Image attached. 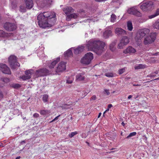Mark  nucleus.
<instances>
[{"instance_id":"32","label":"nucleus","mask_w":159,"mask_h":159,"mask_svg":"<svg viewBox=\"0 0 159 159\" xmlns=\"http://www.w3.org/2000/svg\"><path fill=\"white\" fill-rule=\"evenodd\" d=\"M11 86L14 89H17L20 87L21 86L20 84H11Z\"/></svg>"},{"instance_id":"55","label":"nucleus","mask_w":159,"mask_h":159,"mask_svg":"<svg viewBox=\"0 0 159 159\" xmlns=\"http://www.w3.org/2000/svg\"><path fill=\"white\" fill-rule=\"evenodd\" d=\"M142 102L143 103V106H145L146 105V103L145 101H143Z\"/></svg>"},{"instance_id":"36","label":"nucleus","mask_w":159,"mask_h":159,"mask_svg":"<svg viewBox=\"0 0 159 159\" xmlns=\"http://www.w3.org/2000/svg\"><path fill=\"white\" fill-rule=\"evenodd\" d=\"M137 133L136 132H134L132 133H131L126 137V139H129V138H131L133 136H135Z\"/></svg>"},{"instance_id":"3","label":"nucleus","mask_w":159,"mask_h":159,"mask_svg":"<svg viewBox=\"0 0 159 159\" xmlns=\"http://www.w3.org/2000/svg\"><path fill=\"white\" fill-rule=\"evenodd\" d=\"M8 62L12 69H15L20 66V64L17 61V57L14 55H11L8 58Z\"/></svg>"},{"instance_id":"49","label":"nucleus","mask_w":159,"mask_h":159,"mask_svg":"<svg viewBox=\"0 0 159 159\" xmlns=\"http://www.w3.org/2000/svg\"><path fill=\"white\" fill-rule=\"evenodd\" d=\"M73 80H69L67 79L66 80V83L68 84H71L72 83Z\"/></svg>"},{"instance_id":"16","label":"nucleus","mask_w":159,"mask_h":159,"mask_svg":"<svg viewBox=\"0 0 159 159\" xmlns=\"http://www.w3.org/2000/svg\"><path fill=\"white\" fill-rule=\"evenodd\" d=\"M149 31V30L147 28L140 30V38H142L146 34H148Z\"/></svg>"},{"instance_id":"41","label":"nucleus","mask_w":159,"mask_h":159,"mask_svg":"<svg viewBox=\"0 0 159 159\" xmlns=\"http://www.w3.org/2000/svg\"><path fill=\"white\" fill-rule=\"evenodd\" d=\"M2 80L3 82L5 83H8L9 82L10 80L9 78H4L2 79Z\"/></svg>"},{"instance_id":"23","label":"nucleus","mask_w":159,"mask_h":159,"mask_svg":"<svg viewBox=\"0 0 159 159\" xmlns=\"http://www.w3.org/2000/svg\"><path fill=\"white\" fill-rule=\"evenodd\" d=\"M127 29L129 31H131L133 29L132 23L131 21H129L127 22Z\"/></svg>"},{"instance_id":"51","label":"nucleus","mask_w":159,"mask_h":159,"mask_svg":"<svg viewBox=\"0 0 159 159\" xmlns=\"http://www.w3.org/2000/svg\"><path fill=\"white\" fill-rule=\"evenodd\" d=\"M96 99V96L95 95H93L91 97V98H90V100H95Z\"/></svg>"},{"instance_id":"47","label":"nucleus","mask_w":159,"mask_h":159,"mask_svg":"<svg viewBox=\"0 0 159 159\" xmlns=\"http://www.w3.org/2000/svg\"><path fill=\"white\" fill-rule=\"evenodd\" d=\"M156 76V74H154V73L151 74L150 75H148V77H154Z\"/></svg>"},{"instance_id":"19","label":"nucleus","mask_w":159,"mask_h":159,"mask_svg":"<svg viewBox=\"0 0 159 159\" xmlns=\"http://www.w3.org/2000/svg\"><path fill=\"white\" fill-rule=\"evenodd\" d=\"M84 73L82 72L81 73L78 74L76 77V80L78 81H83L84 80L85 77L84 76Z\"/></svg>"},{"instance_id":"33","label":"nucleus","mask_w":159,"mask_h":159,"mask_svg":"<svg viewBox=\"0 0 159 159\" xmlns=\"http://www.w3.org/2000/svg\"><path fill=\"white\" fill-rule=\"evenodd\" d=\"M70 104H66L63 105V106L61 107V108L62 109H70L71 107Z\"/></svg>"},{"instance_id":"39","label":"nucleus","mask_w":159,"mask_h":159,"mask_svg":"<svg viewBox=\"0 0 159 159\" xmlns=\"http://www.w3.org/2000/svg\"><path fill=\"white\" fill-rule=\"evenodd\" d=\"M20 11L21 12H24L26 11V9L25 7L21 6L20 7Z\"/></svg>"},{"instance_id":"29","label":"nucleus","mask_w":159,"mask_h":159,"mask_svg":"<svg viewBox=\"0 0 159 159\" xmlns=\"http://www.w3.org/2000/svg\"><path fill=\"white\" fill-rule=\"evenodd\" d=\"M153 26L155 29H159V19L155 22L153 25Z\"/></svg>"},{"instance_id":"45","label":"nucleus","mask_w":159,"mask_h":159,"mask_svg":"<svg viewBox=\"0 0 159 159\" xmlns=\"http://www.w3.org/2000/svg\"><path fill=\"white\" fill-rule=\"evenodd\" d=\"M33 117L35 118H37L39 117V115L37 113H35L33 114Z\"/></svg>"},{"instance_id":"62","label":"nucleus","mask_w":159,"mask_h":159,"mask_svg":"<svg viewBox=\"0 0 159 159\" xmlns=\"http://www.w3.org/2000/svg\"><path fill=\"white\" fill-rule=\"evenodd\" d=\"M138 96H137L136 97H134V98L135 99L136 98H138Z\"/></svg>"},{"instance_id":"4","label":"nucleus","mask_w":159,"mask_h":159,"mask_svg":"<svg viewBox=\"0 0 159 159\" xmlns=\"http://www.w3.org/2000/svg\"><path fill=\"white\" fill-rule=\"evenodd\" d=\"M154 8V3L151 1L144 2L140 6L141 9L144 11H151L153 10Z\"/></svg>"},{"instance_id":"12","label":"nucleus","mask_w":159,"mask_h":159,"mask_svg":"<svg viewBox=\"0 0 159 159\" xmlns=\"http://www.w3.org/2000/svg\"><path fill=\"white\" fill-rule=\"evenodd\" d=\"M66 62L61 61L60 62L58 65V66L56 70V72L57 73L62 71L66 70Z\"/></svg>"},{"instance_id":"1","label":"nucleus","mask_w":159,"mask_h":159,"mask_svg":"<svg viewBox=\"0 0 159 159\" xmlns=\"http://www.w3.org/2000/svg\"><path fill=\"white\" fill-rule=\"evenodd\" d=\"M56 15L50 12H44L39 14L37 16L38 23L39 26L46 28L53 25L56 21Z\"/></svg>"},{"instance_id":"24","label":"nucleus","mask_w":159,"mask_h":159,"mask_svg":"<svg viewBox=\"0 0 159 159\" xmlns=\"http://www.w3.org/2000/svg\"><path fill=\"white\" fill-rule=\"evenodd\" d=\"M159 15V8H157L156 11H155V13L152 15H150L148 16V18L150 19H151L152 18H154L157 16H158Z\"/></svg>"},{"instance_id":"38","label":"nucleus","mask_w":159,"mask_h":159,"mask_svg":"<svg viewBox=\"0 0 159 159\" xmlns=\"http://www.w3.org/2000/svg\"><path fill=\"white\" fill-rule=\"evenodd\" d=\"M20 78L23 80H26L30 79L29 76H27L25 75L20 76Z\"/></svg>"},{"instance_id":"43","label":"nucleus","mask_w":159,"mask_h":159,"mask_svg":"<svg viewBox=\"0 0 159 159\" xmlns=\"http://www.w3.org/2000/svg\"><path fill=\"white\" fill-rule=\"evenodd\" d=\"M104 94H106L107 95H109L110 94L109 90L107 89H104Z\"/></svg>"},{"instance_id":"22","label":"nucleus","mask_w":159,"mask_h":159,"mask_svg":"<svg viewBox=\"0 0 159 159\" xmlns=\"http://www.w3.org/2000/svg\"><path fill=\"white\" fill-rule=\"evenodd\" d=\"M60 61V58L57 57L56 60L52 61L49 65V67L50 69L53 68L56 64Z\"/></svg>"},{"instance_id":"26","label":"nucleus","mask_w":159,"mask_h":159,"mask_svg":"<svg viewBox=\"0 0 159 159\" xmlns=\"http://www.w3.org/2000/svg\"><path fill=\"white\" fill-rule=\"evenodd\" d=\"M121 41H122L124 44L125 45H126L129 43V39L127 36L123 37Z\"/></svg>"},{"instance_id":"9","label":"nucleus","mask_w":159,"mask_h":159,"mask_svg":"<svg viewBox=\"0 0 159 159\" xmlns=\"http://www.w3.org/2000/svg\"><path fill=\"white\" fill-rule=\"evenodd\" d=\"M16 26L13 23L6 22L4 25V28L6 30L12 31L15 30L16 28Z\"/></svg>"},{"instance_id":"8","label":"nucleus","mask_w":159,"mask_h":159,"mask_svg":"<svg viewBox=\"0 0 159 159\" xmlns=\"http://www.w3.org/2000/svg\"><path fill=\"white\" fill-rule=\"evenodd\" d=\"M139 7L135 6L129 8L127 11L128 14L134 15L136 16H138L139 13Z\"/></svg>"},{"instance_id":"44","label":"nucleus","mask_w":159,"mask_h":159,"mask_svg":"<svg viewBox=\"0 0 159 159\" xmlns=\"http://www.w3.org/2000/svg\"><path fill=\"white\" fill-rule=\"evenodd\" d=\"M110 49L112 51H113L114 50V45L113 44H111L110 45Z\"/></svg>"},{"instance_id":"34","label":"nucleus","mask_w":159,"mask_h":159,"mask_svg":"<svg viewBox=\"0 0 159 159\" xmlns=\"http://www.w3.org/2000/svg\"><path fill=\"white\" fill-rule=\"evenodd\" d=\"M122 41H120V42L118 45V47L119 48L121 49L123 48V47L126 45H124V43H123Z\"/></svg>"},{"instance_id":"5","label":"nucleus","mask_w":159,"mask_h":159,"mask_svg":"<svg viewBox=\"0 0 159 159\" xmlns=\"http://www.w3.org/2000/svg\"><path fill=\"white\" fill-rule=\"evenodd\" d=\"M93 59V54L91 52L87 53L81 59V62L82 64L88 65L90 63Z\"/></svg>"},{"instance_id":"13","label":"nucleus","mask_w":159,"mask_h":159,"mask_svg":"<svg viewBox=\"0 0 159 159\" xmlns=\"http://www.w3.org/2000/svg\"><path fill=\"white\" fill-rule=\"evenodd\" d=\"M116 34L119 36H122L127 34L126 31L120 28H117L115 30Z\"/></svg>"},{"instance_id":"18","label":"nucleus","mask_w":159,"mask_h":159,"mask_svg":"<svg viewBox=\"0 0 159 159\" xmlns=\"http://www.w3.org/2000/svg\"><path fill=\"white\" fill-rule=\"evenodd\" d=\"M135 50L132 47L129 46L126 48L123 51V53L125 54L134 53L135 52Z\"/></svg>"},{"instance_id":"59","label":"nucleus","mask_w":159,"mask_h":159,"mask_svg":"<svg viewBox=\"0 0 159 159\" xmlns=\"http://www.w3.org/2000/svg\"><path fill=\"white\" fill-rule=\"evenodd\" d=\"M121 125L124 126L125 125V124L124 122H122L121 123Z\"/></svg>"},{"instance_id":"17","label":"nucleus","mask_w":159,"mask_h":159,"mask_svg":"<svg viewBox=\"0 0 159 159\" xmlns=\"http://www.w3.org/2000/svg\"><path fill=\"white\" fill-rule=\"evenodd\" d=\"M64 12L67 15L74 11V10L70 7H67L63 9Z\"/></svg>"},{"instance_id":"50","label":"nucleus","mask_w":159,"mask_h":159,"mask_svg":"<svg viewBox=\"0 0 159 159\" xmlns=\"http://www.w3.org/2000/svg\"><path fill=\"white\" fill-rule=\"evenodd\" d=\"M11 6L12 8L14 9L16 8L17 6L15 4H14L13 3H11Z\"/></svg>"},{"instance_id":"42","label":"nucleus","mask_w":159,"mask_h":159,"mask_svg":"<svg viewBox=\"0 0 159 159\" xmlns=\"http://www.w3.org/2000/svg\"><path fill=\"white\" fill-rule=\"evenodd\" d=\"M125 69L124 68H122L120 69L118 71V73L120 75L122 74L125 71Z\"/></svg>"},{"instance_id":"7","label":"nucleus","mask_w":159,"mask_h":159,"mask_svg":"<svg viewBox=\"0 0 159 159\" xmlns=\"http://www.w3.org/2000/svg\"><path fill=\"white\" fill-rule=\"evenodd\" d=\"M49 71L46 68H42L36 70L35 76L36 78L44 76L49 75Z\"/></svg>"},{"instance_id":"31","label":"nucleus","mask_w":159,"mask_h":159,"mask_svg":"<svg viewBox=\"0 0 159 159\" xmlns=\"http://www.w3.org/2000/svg\"><path fill=\"white\" fill-rule=\"evenodd\" d=\"M116 19V16L114 14L111 15L110 21L112 22H114Z\"/></svg>"},{"instance_id":"25","label":"nucleus","mask_w":159,"mask_h":159,"mask_svg":"<svg viewBox=\"0 0 159 159\" xmlns=\"http://www.w3.org/2000/svg\"><path fill=\"white\" fill-rule=\"evenodd\" d=\"M33 70H27L25 71V74L27 76H29V78L30 79L31 78V75L33 74Z\"/></svg>"},{"instance_id":"20","label":"nucleus","mask_w":159,"mask_h":159,"mask_svg":"<svg viewBox=\"0 0 159 159\" xmlns=\"http://www.w3.org/2000/svg\"><path fill=\"white\" fill-rule=\"evenodd\" d=\"M74 49V53L75 54H78L82 52L84 50V48L83 46H80Z\"/></svg>"},{"instance_id":"52","label":"nucleus","mask_w":159,"mask_h":159,"mask_svg":"<svg viewBox=\"0 0 159 159\" xmlns=\"http://www.w3.org/2000/svg\"><path fill=\"white\" fill-rule=\"evenodd\" d=\"M3 97V95L2 92L0 91V98H2Z\"/></svg>"},{"instance_id":"48","label":"nucleus","mask_w":159,"mask_h":159,"mask_svg":"<svg viewBox=\"0 0 159 159\" xmlns=\"http://www.w3.org/2000/svg\"><path fill=\"white\" fill-rule=\"evenodd\" d=\"M146 67V65L140 64V69H143Z\"/></svg>"},{"instance_id":"60","label":"nucleus","mask_w":159,"mask_h":159,"mask_svg":"<svg viewBox=\"0 0 159 159\" xmlns=\"http://www.w3.org/2000/svg\"><path fill=\"white\" fill-rule=\"evenodd\" d=\"M20 157H16L15 159H20Z\"/></svg>"},{"instance_id":"58","label":"nucleus","mask_w":159,"mask_h":159,"mask_svg":"<svg viewBox=\"0 0 159 159\" xmlns=\"http://www.w3.org/2000/svg\"><path fill=\"white\" fill-rule=\"evenodd\" d=\"M101 113H99V114H98V118H99L100 117V116H101Z\"/></svg>"},{"instance_id":"56","label":"nucleus","mask_w":159,"mask_h":159,"mask_svg":"<svg viewBox=\"0 0 159 159\" xmlns=\"http://www.w3.org/2000/svg\"><path fill=\"white\" fill-rule=\"evenodd\" d=\"M133 97V96L132 95H129L128 97V98L129 99H130L131 98Z\"/></svg>"},{"instance_id":"21","label":"nucleus","mask_w":159,"mask_h":159,"mask_svg":"<svg viewBox=\"0 0 159 159\" xmlns=\"http://www.w3.org/2000/svg\"><path fill=\"white\" fill-rule=\"evenodd\" d=\"M112 31L110 30H106L103 33V35L105 39L108 38L109 36H111Z\"/></svg>"},{"instance_id":"57","label":"nucleus","mask_w":159,"mask_h":159,"mask_svg":"<svg viewBox=\"0 0 159 159\" xmlns=\"http://www.w3.org/2000/svg\"><path fill=\"white\" fill-rule=\"evenodd\" d=\"M135 69H139V66H137L136 67H135Z\"/></svg>"},{"instance_id":"63","label":"nucleus","mask_w":159,"mask_h":159,"mask_svg":"<svg viewBox=\"0 0 159 159\" xmlns=\"http://www.w3.org/2000/svg\"><path fill=\"white\" fill-rule=\"evenodd\" d=\"M2 146V143L0 144V147H1Z\"/></svg>"},{"instance_id":"10","label":"nucleus","mask_w":159,"mask_h":159,"mask_svg":"<svg viewBox=\"0 0 159 159\" xmlns=\"http://www.w3.org/2000/svg\"><path fill=\"white\" fill-rule=\"evenodd\" d=\"M36 2L38 6L42 7H44L45 4H51V0H36Z\"/></svg>"},{"instance_id":"11","label":"nucleus","mask_w":159,"mask_h":159,"mask_svg":"<svg viewBox=\"0 0 159 159\" xmlns=\"http://www.w3.org/2000/svg\"><path fill=\"white\" fill-rule=\"evenodd\" d=\"M1 70L4 73L7 74H10L11 73L10 68L5 64H1L0 65Z\"/></svg>"},{"instance_id":"64","label":"nucleus","mask_w":159,"mask_h":159,"mask_svg":"<svg viewBox=\"0 0 159 159\" xmlns=\"http://www.w3.org/2000/svg\"><path fill=\"white\" fill-rule=\"evenodd\" d=\"M157 53H155V54H154V55H157Z\"/></svg>"},{"instance_id":"46","label":"nucleus","mask_w":159,"mask_h":159,"mask_svg":"<svg viewBox=\"0 0 159 159\" xmlns=\"http://www.w3.org/2000/svg\"><path fill=\"white\" fill-rule=\"evenodd\" d=\"M60 116V115L58 116H57L54 119L52 120L50 122L51 123V122H53L54 121H55L56 120H57L58 119L59 117V116Z\"/></svg>"},{"instance_id":"30","label":"nucleus","mask_w":159,"mask_h":159,"mask_svg":"<svg viewBox=\"0 0 159 159\" xmlns=\"http://www.w3.org/2000/svg\"><path fill=\"white\" fill-rule=\"evenodd\" d=\"M49 111L48 110H41L40 111V113L41 115H45L48 114Z\"/></svg>"},{"instance_id":"35","label":"nucleus","mask_w":159,"mask_h":159,"mask_svg":"<svg viewBox=\"0 0 159 159\" xmlns=\"http://www.w3.org/2000/svg\"><path fill=\"white\" fill-rule=\"evenodd\" d=\"M105 75L108 77H114V74L112 72H107L105 74Z\"/></svg>"},{"instance_id":"14","label":"nucleus","mask_w":159,"mask_h":159,"mask_svg":"<svg viewBox=\"0 0 159 159\" xmlns=\"http://www.w3.org/2000/svg\"><path fill=\"white\" fill-rule=\"evenodd\" d=\"M79 17V14L75 13L70 14L67 15L66 18V20L67 21H70L71 19H76Z\"/></svg>"},{"instance_id":"6","label":"nucleus","mask_w":159,"mask_h":159,"mask_svg":"<svg viewBox=\"0 0 159 159\" xmlns=\"http://www.w3.org/2000/svg\"><path fill=\"white\" fill-rule=\"evenodd\" d=\"M156 33H151L148 36L145 37L143 41V43L145 45L151 44L156 39Z\"/></svg>"},{"instance_id":"61","label":"nucleus","mask_w":159,"mask_h":159,"mask_svg":"<svg viewBox=\"0 0 159 159\" xmlns=\"http://www.w3.org/2000/svg\"><path fill=\"white\" fill-rule=\"evenodd\" d=\"M25 143V140L22 141H21V143Z\"/></svg>"},{"instance_id":"54","label":"nucleus","mask_w":159,"mask_h":159,"mask_svg":"<svg viewBox=\"0 0 159 159\" xmlns=\"http://www.w3.org/2000/svg\"><path fill=\"white\" fill-rule=\"evenodd\" d=\"M109 108H107L105 111L103 113V114H104L105 113L107 112V111H109Z\"/></svg>"},{"instance_id":"2","label":"nucleus","mask_w":159,"mask_h":159,"mask_svg":"<svg viewBox=\"0 0 159 159\" xmlns=\"http://www.w3.org/2000/svg\"><path fill=\"white\" fill-rule=\"evenodd\" d=\"M105 45V42L102 41L97 39H91L89 41L87 47L89 50L100 55L104 51Z\"/></svg>"},{"instance_id":"15","label":"nucleus","mask_w":159,"mask_h":159,"mask_svg":"<svg viewBox=\"0 0 159 159\" xmlns=\"http://www.w3.org/2000/svg\"><path fill=\"white\" fill-rule=\"evenodd\" d=\"M24 2L26 7L27 9H30L32 8L34 6L32 0H24Z\"/></svg>"},{"instance_id":"28","label":"nucleus","mask_w":159,"mask_h":159,"mask_svg":"<svg viewBox=\"0 0 159 159\" xmlns=\"http://www.w3.org/2000/svg\"><path fill=\"white\" fill-rule=\"evenodd\" d=\"M8 36L7 33H5L4 31L2 30H0V37H5Z\"/></svg>"},{"instance_id":"53","label":"nucleus","mask_w":159,"mask_h":159,"mask_svg":"<svg viewBox=\"0 0 159 159\" xmlns=\"http://www.w3.org/2000/svg\"><path fill=\"white\" fill-rule=\"evenodd\" d=\"M112 106H113L111 104H109L108 105V108H111V107H112Z\"/></svg>"},{"instance_id":"37","label":"nucleus","mask_w":159,"mask_h":159,"mask_svg":"<svg viewBox=\"0 0 159 159\" xmlns=\"http://www.w3.org/2000/svg\"><path fill=\"white\" fill-rule=\"evenodd\" d=\"M48 96L47 94H45L43 95V101L44 102H47L48 101Z\"/></svg>"},{"instance_id":"27","label":"nucleus","mask_w":159,"mask_h":159,"mask_svg":"<svg viewBox=\"0 0 159 159\" xmlns=\"http://www.w3.org/2000/svg\"><path fill=\"white\" fill-rule=\"evenodd\" d=\"M72 52L70 49H69L64 53V55L65 57H69L72 55Z\"/></svg>"},{"instance_id":"40","label":"nucleus","mask_w":159,"mask_h":159,"mask_svg":"<svg viewBox=\"0 0 159 159\" xmlns=\"http://www.w3.org/2000/svg\"><path fill=\"white\" fill-rule=\"evenodd\" d=\"M78 134V133L76 131H75L74 132H72L71 134H69V137L70 138H72L74 136Z\"/></svg>"}]
</instances>
